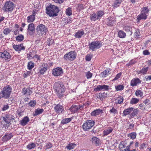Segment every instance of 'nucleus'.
<instances>
[{
	"instance_id": "f257e3e1",
	"label": "nucleus",
	"mask_w": 151,
	"mask_h": 151,
	"mask_svg": "<svg viewBox=\"0 0 151 151\" xmlns=\"http://www.w3.org/2000/svg\"><path fill=\"white\" fill-rule=\"evenodd\" d=\"M53 88L59 98H61L63 96L65 88L63 83L60 82H55L54 84Z\"/></svg>"
},
{
	"instance_id": "f03ea898",
	"label": "nucleus",
	"mask_w": 151,
	"mask_h": 151,
	"mask_svg": "<svg viewBox=\"0 0 151 151\" xmlns=\"http://www.w3.org/2000/svg\"><path fill=\"white\" fill-rule=\"evenodd\" d=\"M37 33L36 37L38 39H40L42 37V35L46 34L48 30L46 26L43 24H40L36 28Z\"/></svg>"
},
{
	"instance_id": "7ed1b4c3",
	"label": "nucleus",
	"mask_w": 151,
	"mask_h": 151,
	"mask_svg": "<svg viewBox=\"0 0 151 151\" xmlns=\"http://www.w3.org/2000/svg\"><path fill=\"white\" fill-rule=\"evenodd\" d=\"M46 13L50 17L57 16L59 12L58 7L54 5L50 4L46 8Z\"/></svg>"
},
{
	"instance_id": "20e7f679",
	"label": "nucleus",
	"mask_w": 151,
	"mask_h": 151,
	"mask_svg": "<svg viewBox=\"0 0 151 151\" xmlns=\"http://www.w3.org/2000/svg\"><path fill=\"white\" fill-rule=\"evenodd\" d=\"M149 10L147 7H143L141 9V13L137 17V20L138 22H139L142 19L145 20L147 19L148 15Z\"/></svg>"
},
{
	"instance_id": "39448f33",
	"label": "nucleus",
	"mask_w": 151,
	"mask_h": 151,
	"mask_svg": "<svg viewBox=\"0 0 151 151\" xmlns=\"http://www.w3.org/2000/svg\"><path fill=\"white\" fill-rule=\"evenodd\" d=\"M14 7V4L11 1H7L2 8L3 10L7 12H11Z\"/></svg>"
},
{
	"instance_id": "423d86ee",
	"label": "nucleus",
	"mask_w": 151,
	"mask_h": 151,
	"mask_svg": "<svg viewBox=\"0 0 151 151\" xmlns=\"http://www.w3.org/2000/svg\"><path fill=\"white\" fill-rule=\"evenodd\" d=\"M94 124L95 122L93 121L87 120L83 124L82 128L84 131H88L93 127Z\"/></svg>"
},
{
	"instance_id": "0eeeda50",
	"label": "nucleus",
	"mask_w": 151,
	"mask_h": 151,
	"mask_svg": "<svg viewBox=\"0 0 151 151\" xmlns=\"http://www.w3.org/2000/svg\"><path fill=\"white\" fill-rule=\"evenodd\" d=\"M76 57V52L72 51L65 54L64 56L63 59L66 60L73 61L75 59Z\"/></svg>"
},
{
	"instance_id": "6e6552de",
	"label": "nucleus",
	"mask_w": 151,
	"mask_h": 151,
	"mask_svg": "<svg viewBox=\"0 0 151 151\" xmlns=\"http://www.w3.org/2000/svg\"><path fill=\"white\" fill-rule=\"evenodd\" d=\"M89 49L92 51H94L96 49L99 48L102 46V43L98 41L92 42L89 44Z\"/></svg>"
},
{
	"instance_id": "1a4fd4ad",
	"label": "nucleus",
	"mask_w": 151,
	"mask_h": 151,
	"mask_svg": "<svg viewBox=\"0 0 151 151\" xmlns=\"http://www.w3.org/2000/svg\"><path fill=\"white\" fill-rule=\"evenodd\" d=\"M12 90L11 88L9 87V86H7L3 88V91L1 92L4 98L8 99L9 98Z\"/></svg>"
},
{
	"instance_id": "9d476101",
	"label": "nucleus",
	"mask_w": 151,
	"mask_h": 151,
	"mask_svg": "<svg viewBox=\"0 0 151 151\" xmlns=\"http://www.w3.org/2000/svg\"><path fill=\"white\" fill-rule=\"evenodd\" d=\"M4 116H2L3 120L7 124H11L10 122L14 119V117L10 114H4Z\"/></svg>"
},
{
	"instance_id": "9b49d317",
	"label": "nucleus",
	"mask_w": 151,
	"mask_h": 151,
	"mask_svg": "<svg viewBox=\"0 0 151 151\" xmlns=\"http://www.w3.org/2000/svg\"><path fill=\"white\" fill-rule=\"evenodd\" d=\"M0 57L3 59L5 61H9L11 58L10 55L6 51L0 52Z\"/></svg>"
},
{
	"instance_id": "f8f14e48",
	"label": "nucleus",
	"mask_w": 151,
	"mask_h": 151,
	"mask_svg": "<svg viewBox=\"0 0 151 151\" xmlns=\"http://www.w3.org/2000/svg\"><path fill=\"white\" fill-rule=\"evenodd\" d=\"M52 73L55 76H60L63 74V71L61 68H56L52 70Z\"/></svg>"
},
{
	"instance_id": "ddd939ff",
	"label": "nucleus",
	"mask_w": 151,
	"mask_h": 151,
	"mask_svg": "<svg viewBox=\"0 0 151 151\" xmlns=\"http://www.w3.org/2000/svg\"><path fill=\"white\" fill-rule=\"evenodd\" d=\"M35 28L34 24L33 23L29 24L28 26L27 32L30 35H33L35 32Z\"/></svg>"
},
{
	"instance_id": "4468645a",
	"label": "nucleus",
	"mask_w": 151,
	"mask_h": 151,
	"mask_svg": "<svg viewBox=\"0 0 151 151\" xmlns=\"http://www.w3.org/2000/svg\"><path fill=\"white\" fill-rule=\"evenodd\" d=\"M83 108V107L82 106L73 105L69 109V110H70L72 113H74L77 112L79 109L81 110Z\"/></svg>"
},
{
	"instance_id": "2eb2a0df",
	"label": "nucleus",
	"mask_w": 151,
	"mask_h": 151,
	"mask_svg": "<svg viewBox=\"0 0 151 151\" xmlns=\"http://www.w3.org/2000/svg\"><path fill=\"white\" fill-rule=\"evenodd\" d=\"M96 87V86H95ZM109 86L106 85H98L94 89V91L96 92L99 91L103 90L104 91L107 90L109 89Z\"/></svg>"
},
{
	"instance_id": "dca6fc26",
	"label": "nucleus",
	"mask_w": 151,
	"mask_h": 151,
	"mask_svg": "<svg viewBox=\"0 0 151 151\" xmlns=\"http://www.w3.org/2000/svg\"><path fill=\"white\" fill-rule=\"evenodd\" d=\"M32 88H24L22 91L23 95L30 96L32 93Z\"/></svg>"
},
{
	"instance_id": "f3484780",
	"label": "nucleus",
	"mask_w": 151,
	"mask_h": 151,
	"mask_svg": "<svg viewBox=\"0 0 151 151\" xmlns=\"http://www.w3.org/2000/svg\"><path fill=\"white\" fill-rule=\"evenodd\" d=\"M13 47L16 51L19 52L21 50H24L25 49V47L24 46L23 44L19 45H14L13 46Z\"/></svg>"
},
{
	"instance_id": "a211bd4d",
	"label": "nucleus",
	"mask_w": 151,
	"mask_h": 151,
	"mask_svg": "<svg viewBox=\"0 0 151 151\" xmlns=\"http://www.w3.org/2000/svg\"><path fill=\"white\" fill-rule=\"evenodd\" d=\"M13 136V135L12 133H7L2 137L1 140L2 141L5 142L10 139Z\"/></svg>"
},
{
	"instance_id": "6ab92c4d",
	"label": "nucleus",
	"mask_w": 151,
	"mask_h": 151,
	"mask_svg": "<svg viewBox=\"0 0 151 151\" xmlns=\"http://www.w3.org/2000/svg\"><path fill=\"white\" fill-rule=\"evenodd\" d=\"M141 81L137 78H133L130 82V85L132 86H137L141 83Z\"/></svg>"
},
{
	"instance_id": "aec40b11",
	"label": "nucleus",
	"mask_w": 151,
	"mask_h": 151,
	"mask_svg": "<svg viewBox=\"0 0 151 151\" xmlns=\"http://www.w3.org/2000/svg\"><path fill=\"white\" fill-rule=\"evenodd\" d=\"M95 96L99 99L101 101H103L104 100L105 98L107 97V94L105 92L103 93H99L95 95Z\"/></svg>"
},
{
	"instance_id": "412c9836",
	"label": "nucleus",
	"mask_w": 151,
	"mask_h": 151,
	"mask_svg": "<svg viewBox=\"0 0 151 151\" xmlns=\"http://www.w3.org/2000/svg\"><path fill=\"white\" fill-rule=\"evenodd\" d=\"M55 111L58 113H62L63 111L64 110V109L63 106L60 105V104L56 105L54 107Z\"/></svg>"
},
{
	"instance_id": "4be33fe9",
	"label": "nucleus",
	"mask_w": 151,
	"mask_h": 151,
	"mask_svg": "<svg viewBox=\"0 0 151 151\" xmlns=\"http://www.w3.org/2000/svg\"><path fill=\"white\" fill-rule=\"evenodd\" d=\"M106 22L107 25L111 26L115 24V21L113 17L110 16L106 19Z\"/></svg>"
},
{
	"instance_id": "5701e85b",
	"label": "nucleus",
	"mask_w": 151,
	"mask_h": 151,
	"mask_svg": "<svg viewBox=\"0 0 151 151\" xmlns=\"http://www.w3.org/2000/svg\"><path fill=\"white\" fill-rule=\"evenodd\" d=\"M47 67L43 66V65H42L41 66L39 67L37 72L39 76H41L43 75L45 72L47 70Z\"/></svg>"
},
{
	"instance_id": "b1692460",
	"label": "nucleus",
	"mask_w": 151,
	"mask_h": 151,
	"mask_svg": "<svg viewBox=\"0 0 151 151\" xmlns=\"http://www.w3.org/2000/svg\"><path fill=\"white\" fill-rule=\"evenodd\" d=\"M102 113H103V111L102 110L100 109H98L93 111L91 113V115L92 116H96L100 115Z\"/></svg>"
},
{
	"instance_id": "393cba45",
	"label": "nucleus",
	"mask_w": 151,
	"mask_h": 151,
	"mask_svg": "<svg viewBox=\"0 0 151 151\" xmlns=\"http://www.w3.org/2000/svg\"><path fill=\"white\" fill-rule=\"evenodd\" d=\"M29 121V118L27 116H25L22 120L20 121V124L22 126H25L27 124Z\"/></svg>"
},
{
	"instance_id": "a878e982",
	"label": "nucleus",
	"mask_w": 151,
	"mask_h": 151,
	"mask_svg": "<svg viewBox=\"0 0 151 151\" xmlns=\"http://www.w3.org/2000/svg\"><path fill=\"white\" fill-rule=\"evenodd\" d=\"M92 141L93 143L97 146H99L100 144V139L96 137H93L92 138Z\"/></svg>"
},
{
	"instance_id": "bb28decb",
	"label": "nucleus",
	"mask_w": 151,
	"mask_h": 151,
	"mask_svg": "<svg viewBox=\"0 0 151 151\" xmlns=\"http://www.w3.org/2000/svg\"><path fill=\"white\" fill-rule=\"evenodd\" d=\"M84 34V32L83 30L78 31L75 35V37L78 38H81Z\"/></svg>"
},
{
	"instance_id": "cd10ccee",
	"label": "nucleus",
	"mask_w": 151,
	"mask_h": 151,
	"mask_svg": "<svg viewBox=\"0 0 151 151\" xmlns=\"http://www.w3.org/2000/svg\"><path fill=\"white\" fill-rule=\"evenodd\" d=\"M133 109L134 108L132 107H130L125 109L123 112L124 116H126L128 114H129L133 110Z\"/></svg>"
},
{
	"instance_id": "c85d7f7f",
	"label": "nucleus",
	"mask_w": 151,
	"mask_h": 151,
	"mask_svg": "<svg viewBox=\"0 0 151 151\" xmlns=\"http://www.w3.org/2000/svg\"><path fill=\"white\" fill-rule=\"evenodd\" d=\"M113 131V128L111 127H109L107 129L103 131L104 135V136H107L111 133Z\"/></svg>"
},
{
	"instance_id": "c756f323",
	"label": "nucleus",
	"mask_w": 151,
	"mask_h": 151,
	"mask_svg": "<svg viewBox=\"0 0 151 151\" xmlns=\"http://www.w3.org/2000/svg\"><path fill=\"white\" fill-rule=\"evenodd\" d=\"M35 55V52L32 50L30 51V52L27 54V58L29 60L34 59V56Z\"/></svg>"
},
{
	"instance_id": "7c9ffc66",
	"label": "nucleus",
	"mask_w": 151,
	"mask_h": 151,
	"mask_svg": "<svg viewBox=\"0 0 151 151\" xmlns=\"http://www.w3.org/2000/svg\"><path fill=\"white\" fill-rule=\"evenodd\" d=\"M35 16L34 15L29 16L27 17V21L28 23H32L35 20Z\"/></svg>"
},
{
	"instance_id": "2f4dec72",
	"label": "nucleus",
	"mask_w": 151,
	"mask_h": 151,
	"mask_svg": "<svg viewBox=\"0 0 151 151\" xmlns=\"http://www.w3.org/2000/svg\"><path fill=\"white\" fill-rule=\"evenodd\" d=\"M126 34L122 30H119L118 32V37L121 38L125 37Z\"/></svg>"
},
{
	"instance_id": "473e14b6",
	"label": "nucleus",
	"mask_w": 151,
	"mask_h": 151,
	"mask_svg": "<svg viewBox=\"0 0 151 151\" xmlns=\"http://www.w3.org/2000/svg\"><path fill=\"white\" fill-rule=\"evenodd\" d=\"M72 118L71 117L64 119L61 121V124L64 125L70 122L72 120Z\"/></svg>"
},
{
	"instance_id": "72a5a7b5",
	"label": "nucleus",
	"mask_w": 151,
	"mask_h": 151,
	"mask_svg": "<svg viewBox=\"0 0 151 151\" xmlns=\"http://www.w3.org/2000/svg\"><path fill=\"white\" fill-rule=\"evenodd\" d=\"M44 111V110L42 109L38 108L35 110L34 115L37 116L41 114Z\"/></svg>"
},
{
	"instance_id": "f704fd0d",
	"label": "nucleus",
	"mask_w": 151,
	"mask_h": 151,
	"mask_svg": "<svg viewBox=\"0 0 151 151\" xmlns=\"http://www.w3.org/2000/svg\"><path fill=\"white\" fill-rule=\"evenodd\" d=\"M90 19L91 21H95L99 20L96 14L93 13L91 14L90 18Z\"/></svg>"
},
{
	"instance_id": "c9c22d12",
	"label": "nucleus",
	"mask_w": 151,
	"mask_h": 151,
	"mask_svg": "<svg viewBox=\"0 0 151 151\" xmlns=\"http://www.w3.org/2000/svg\"><path fill=\"white\" fill-rule=\"evenodd\" d=\"M12 31V29L9 28H4L3 33L5 35H9L10 33Z\"/></svg>"
},
{
	"instance_id": "e433bc0d",
	"label": "nucleus",
	"mask_w": 151,
	"mask_h": 151,
	"mask_svg": "<svg viewBox=\"0 0 151 151\" xmlns=\"http://www.w3.org/2000/svg\"><path fill=\"white\" fill-rule=\"evenodd\" d=\"M96 14L97 18H98L100 20L104 14V11H99L97 12Z\"/></svg>"
},
{
	"instance_id": "4c0bfd02",
	"label": "nucleus",
	"mask_w": 151,
	"mask_h": 151,
	"mask_svg": "<svg viewBox=\"0 0 151 151\" xmlns=\"http://www.w3.org/2000/svg\"><path fill=\"white\" fill-rule=\"evenodd\" d=\"M124 29L127 32H129L130 35L132 34V28L129 26H125L124 28Z\"/></svg>"
},
{
	"instance_id": "58836bf2",
	"label": "nucleus",
	"mask_w": 151,
	"mask_h": 151,
	"mask_svg": "<svg viewBox=\"0 0 151 151\" xmlns=\"http://www.w3.org/2000/svg\"><path fill=\"white\" fill-rule=\"evenodd\" d=\"M76 146V144L74 143H70L66 147V148L69 150L73 149Z\"/></svg>"
},
{
	"instance_id": "ea45409f",
	"label": "nucleus",
	"mask_w": 151,
	"mask_h": 151,
	"mask_svg": "<svg viewBox=\"0 0 151 151\" xmlns=\"http://www.w3.org/2000/svg\"><path fill=\"white\" fill-rule=\"evenodd\" d=\"M124 86L123 85H119L117 86H115V88L116 91H120L123 90Z\"/></svg>"
},
{
	"instance_id": "a19ab883",
	"label": "nucleus",
	"mask_w": 151,
	"mask_h": 151,
	"mask_svg": "<svg viewBox=\"0 0 151 151\" xmlns=\"http://www.w3.org/2000/svg\"><path fill=\"white\" fill-rule=\"evenodd\" d=\"M109 74L110 73H109V71L108 70H105L103 72L101 73V76L102 77H105L107 76H108Z\"/></svg>"
},
{
	"instance_id": "79ce46f5",
	"label": "nucleus",
	"mask_w": 151,
	"mask_h": 151,
	"mask_svg": "<svg viewBox=\"0 0 151 151\" xmlns=\"http://www.w3.org/2000/svg\"><path fill=\"white\" fill-rule=\"evenodd\" d=\"M124 99L122 96H120L117 97L115 99V101L116 103L120 104L122 103Z\"/></svg>"
},
{
	"instance_id": "37998d69",
	"label": "nucleus",
	"mask_w": 151,
	"mask_h": 151,
	"mask_svg": "<svg viewBox=\"0 0 151 151\" xmlns=\"http://www.w3.org/2000/svg\"><path fill=\"white\" fill-rule=\"evenodd\" d=\"M139 101V99L136 98H132L130 101V104H137Z\"/></svg>"
},
{
	"instance_id": "c03bdc74",
	"label": "nucleus",
	"mask_w": 151,
	"mask_h": 151,
	"mask_svg": "<svg viewBox=\"0 0 151 151\" xmlns=\"http://www.w3.org/2000/svg\"><path fill=\"white\" fill-rule=\"evenodd\" d=\"M24 36L22 35H19L16 37V40L18 42H21L24 39Z\"/></svg>"
},
{
	"instance_id": "a18cd8bd",
	"label": "nucleus",
	"mask_w": 151,
	"mask_h": 151,
	"mask_svg": "<svg viewBox=\"0 0 151 151\" xmlns=\"http://www.w3.org/2000/svg\"><path fill=\"white\" fill-rule=\"evenodd\" d=\"M148 69V67L142 68L139 71L140 73L143 74H145L147 73Z\"/></svg>"
},
{
	"instance_id": "49530a36",
	"label": "nucleus",
	"mask_w": 151,
	"mask_h": 151,
	"mask_svg": "<svg viewBox=\"0 0 151 151\" xmlns=\"http://www.w3.org/2000/svg\"><path fill=\"white\" fill-rule=\"evenodd\" d=\"M133 112L131 114L130 116L132 117H133L138 114V110L137 109H133Z\"/></svg>"
},
{
	"instance_id": "de8ad7c7",
	"label": "nucleus",
	"mask_w": 151,
	"mask_h": 151,
	"mask_svg": "<svg viewBox=\"0 0 151 151\" xmlns=\"http://www.w3.org/2000/svg\"><path fill=\"white\" fill-rule=\"evenodd\" d=\"M34 66V63L32 61L29 62L27 65V68L29 70L32 69Z\"/></svg>"
},
{
	"instance_id": "09e8293b",
	"label": "nucleus",
	"mask_w": 151,
	"mask_h": 151,
	"mask_svg": "<svg viewBox=\"0 0 151 151\" xmlns=\"http://www.w3.org/2000/svg\"><path fill=\"white\" fill-rule=\"evenodd\" d=\"M126 143L125 142H122L119 144V148L120 149H122L126 147Z\"/></svg>"
},
{
	"instance_id": "8fccbe9b",
	"label": "nucleus",
	"mask_w": 151,
	"mask_h": 151,
	"mask_svg": "<svg viewBox=\"0 0 151 151\" xmlns=\"http://www.w3.org/2000/svg\"><path fill=\"white\" fill-rule=\"evenodd\" d=\"M66 14L67 15L70 16L72 14V11L71 8L70 7H68L65 11Z\"/></svg>"
},
{
	"instance_id": "3c124183",
	"label": "nucleus",
	"mask_w": 151,
	"mask_h": 151,
	"mask_svg": "<svg viewBox=\"0 0 151 151\" xmlns=\"http://www.w3.org/2000/svg\"><path fill=\"white\" fill-rule=\"evenodd\" d=\"M143 92L140 90H137L135 92L136 95L138 97H141L143 96Z\"/></svg>"
},
{
	"instance_id": "603ef678",
	"label": "nucleus",
	"mask_w": 151,
	"mask_h": 151,
	"mask_svg": "<svg viewBox=\"0 0 151 151\" xmlns=\"http://www.w3.org/2000/svg\"><path fill=\"white\" fill-rule=\"evenodd\" d=\"M136 134L135 132H132L129 134L128 135V137L132 139H134L136 138Z\"/></svg>"
},
{
	"instance_id": "864d4df0",
	"label": "nucleus",
	"mask_w": 151,
	"mask_h": 151,
	"mask_svg": "<svg viewBox=\"0 0 151 151\" xmlns=\"http://www.w3.org/2000/svg\"><path fill=\"white\" fill-rule=\"evenodd\" d=\"M109 112L113 114L114 115H115L116 114H117L118 113L116 109H115L113 107L111 109H110Z\"/></svg>"
},
{
	"instance_id": "5fc2aeb1",
	"label": "nucleus",
	"mask_w": 151,
	"mask_h": 151,
	"mask_svg": "<svg viewBox=\"0 0 151 151\" xmlns=\"http://www.w3.org/2000/svg\"><path fill=\"white\" fill-rule=\"evenodd\" d=\"M36 146V145L35 143H31L29 144L27 146V148L30 149L34 148Z\"/></svg>"
},
{
	"instance_id": "6e6d98bb",
	"label": "nucleus",
	"mask_w": 151,
	"mask_h": 151,
	"mask_svg": "<svg viewBox=\"0 0 151 151\" xmlns=\"http://www.w3.org/2000/svg\"><path fill=\"white\" fill-rule=\"evenodd\" d=\"M140 35V33L139 30H137L134 33V37L135 38H140L139 36Z\"/></svg>"
},
{
	"instance_id": "4d7b16f0",
	"label": "nucleus",
	"mask_w": 151,
	"mask_h": 151,
	"mask_svg": "<svg viewBox=\"0 0 151 151\" xmlns=\"http://www.w3.org/2000/svg\"><path fill=\"white\" fill-rule=\"evenodd\" d=\"M92 55L91 54L87 55L85 59L86 61H90L92 58Z\"/></svg>"
},
{
	"instance_id": "13d9d810",
	"label": "nucleus",
	"mask_w": 151,
	"mask_h": 151,
	"mask_svg": "<svg viewBox=\"0 0 151 151\" xmlns=\"http://www.w3.org/2000/svg\"><path fill=\"white\" fill-rule=\"evenodd\" d=\"M36 101H34L30 102L29 104V106L31 107H34L36 105Z\"/></svg>"
},
{
	"instance_id": "bf43d9fd",
	"label": "nucleus",
	"mask_w": 151,
	"mask_h": 151,
	"mask_svg": "<svg viewBox=\"0 0 151 151\" xmlns=\"http://www.w3.org/2000/svg\"><path fill=\"white\" fill-rule=\"evenodd\" d=\"M122 75V73H118L116 75V77L114 78L113 79V81H115L117 80L119 78H120L121 76Z\"/></svg>"
},
{
	"instance_id": "052dcab7",
	"label": "nucleus",
	"mask_w": 151,
	"mask_h": 151,
	"mask_svg": "<svg viewBox=\"0 0 151 151\" xmlns=\"http://www.w3.org/2000/svg\"><path fill=\"white\" fill-rule=\"evenodd\" d=\"M92 74L89 72H87L86 74V76L88 79L91 78L92 77Z\"/></svg>"
},
{
	"instance_id": "680f3d73",
	"label": "nucleus",
	"mask_w": 151,
	"mask_h": 151,
	"mask_svg": "<svg viewBox=\"0 0 151 151\" xmlns=\"http://www.w3.org/2000/svg\"><path fill=\"white\" fill-rule=\"evenodd\" d=\"M52 144L50 143H47L46 145V147L47 149L50 148L52 147Z\"/></svg>"
},
{
	"instance_id": "e2e57ef3",
	"label": "nucleus",
	"mask_w": 151,
	"mask_h": 151,
	"mask_svg": "<svg viewBox=\"0 0 151 151\" xmlns=\"http://www.w3.org/2000/svg\"><path fill=\"white\" fill-rule=\"evenodd\" d=\"M9 108V107L8 104L4 105V106L3 108L2 109V110L3 111H5L7 110Z\"/></svg>"
},
{
	"instance_id": "0e129e2a",
	"label": "nucleus",
	"mask_w": 151,
	"mask_h": 151,
	"mask_svg": "<svg viewBox=\"0 0 151 151\" xmlns=\"http://www.w3.org/2000/svg\"><path fill=\"white\" fill-rule=\"evenodd\" d=\"M150 52L147 50H145L143 51V54L144 55H147L150 54Z\"/></svg>"
},
{
	"instance_id": "69168bd1",
	"label": "nucleus",
	"mask_w": 151,
	"mask_h": 151,
	"mask_svg": "<svg viewBox=\"0 0 151 151\" xmlns=\"http://www.w3.org/2000/svg\"><path fill=\"white\" fill-rule=\"evenodd\" d=\"M120 4L119 3V2L116 1L114 3L113 6L114 7H117L118 6H119L120 5Z\"/></svg>"
},
{
	"instance_id": "338daca9",
	"label": "nucleus",
	"mask_w": 151,
	"mask_h": 151,
	"mask_svg": "<svg viewBox=\"0 0 151 151\" xmlns=\"http://www.w3.org/2000/svg\"><path fill=\"white\" fill-rule=\"evenodd\" d=\"M36 59L37 61L38 60H40V58L39 56L37 55H35L34 56V59Z\"/></svg>"
},
{
	"instance_id": "774afa93",
	"label": "nucleus",
	"mask_w": 151,
	"mask_h": 151,
	"mask_svg": "<svg viewBox=\"0 0 151 151\" xmlns=\"http://www.w3.org/2000/svg\"><path fill=\"white\" fill-rule=\"evenodd\" d=\"M146 81L151 80V76H148L145 77Z\"/></svg>"
}]
</instances>
